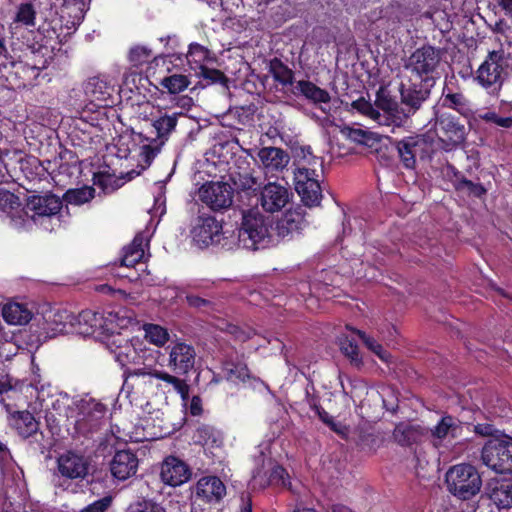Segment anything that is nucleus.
I'll use <instances>...</instances> for the list:
<instances>
[{"label": "nucleus", "instance_id": "nucleus-30", "mask_svg": "<svg viewBox=\"0 0 512 512\" xmlns=\"http://www.w3.org/2000/svg\"><path fill=\"white\" fill-rule=\"evenodd\" d=\"M33 305L9 301L0 304V312L4 320H32L35 317Z\"/></svg>", "mask_w": 512, "mask_h": 512}, {"label": "nucleus", "instance_id": "nucleus-18", "mask_svg": "<svg viewBox=\"0 0 512 512\" xmlns=\"http://www.w3.org/2000/svg\"><path fill=\"white\" fill-rule=\"evenodd\" d=\"M439 137L447 142L446 148L452 149L462 144L466 137V129L450 115H442L436 122Z\"/></svg>", "mask_w": 512, "mask_h": 512}, {"label": "nucleus", "instance_id": "nucleus-61", "mask_svg": "<svg viewBox=\"0 0 512 512\" xmlns=\"http://www.w3.org/2000/svg\"><path fill=\"white\" fill-rule=\"evenodd\" d=\"M187 302L190 306L193 307H202L208 305V302L205 299H202L195 295H186Z\"/></svg>", "mask_w": 512, "mask_h": 512}, {"label": "nucleus", "instance_id": "nucleus-39", "mask_svg": "<svg viewBox=\"0 0 512 512\" xmlns=\"http://www.w3.org/2000/svg\"><path fill=\"white\" fill-rule=\"evenodd\" d=\"M347 329L352 331L353 334H356L366 345V347L375 353L382 361L387 362L390 354L379 344L376 340L366 335L365 332L352 329L349 325L346 326Z\"/></svg>", "mask_w": 512, "mask_h": 512}, {"label": "nucleus", "instance_id": "nucleus-22", "mask_svg": "<svg viewBox=\"0 0 512 512\" xmlns=\"http://www.w3.org/2000/svg\"><path fill=\"white\" fill-rule=\"evenodd\" d=\"M226 494V487L216 476H206L198 480L196 496L206 502H218Z\"/></svg>", "mask_w": 512, "mask_h": 512}, {"label": "nucleus", "instance_id": "nucleus-43", "mask_svg": "<svg viewBox=\"0 0 512 512\" xmlns=\"http://www.w3.org/2000/svg\"><path fill=\"white\" fill-rule=\"evenodd\" d=\"M225 377L232 382L245 381L248 377V369L242 364L226 363L224 365Z\"/></svg>", "mask_w": 512, "mask_h": 512}, {"label": "nucleus", "instance_id": "nucleus-57", "mask_svg": "<svg viewBox=\"0 0 512 512\" xmlns=\"http://www.w3.org/2000/svg\"><path fill=\"white\" fill-rule=\"evenodd\" d=\"M44 324V329L48 330L47 334L43 337L44 340L48 338L55 337L57 335H64V331H61V326H57L54 324H48L46 322H42Z\"/></svg>", "mask_w": 512, "mask_h": 512}, {"label": "nucleus", "instance_id": "nucleus-40", "mask_svg": "<svg viewBox=\"0 0 512 512\" xmlns=\"http://www.w3.org/2000/svg\"><path fill=\"white\" fill-rule=\"evenodd\" d=\"M94 192V188L89 186L71 189L65 193V200L70 204L81 205L90 201L94 197Z\"/></svg>", "mask_w": 512, "mask_h": 512}, {"label": "nucleus", "instance_id": "nucleus-34", "mask_svg": "<svg viewBox=\"0 0 512 512\" xmlns=\"http://www.w3.org/2000/svg\"><path fill=\"white\" fill-rule=\"evenodd\" d=\"M143 330L144 338L157 347H163L169 341L168 330L159 324L145 323Z\"/></svg>", "mask_w": 512, "mask_h": 512}, {"label": "nucleus", "instance_id": "nucleus-52", "mask_svg": "<svg viewBox=\"0 0 512 512\" xmlns=\"http://www.w3.org/2000/svg\"><path fill=\"white\" fill-rule=\"evenodd\" d=\"M445 101L449 103V106L459 111L463 110L467 104V100L462 93H448L445 96Z\"/></svg>", "mask_w": 512, "mask_h": 512}, {"label": "nucleus", "instance_id": "nucleus-11", "mask_svg": "<svg viewBox=\"0 0 512 512\" xmlns=\"http://www.w3.org/2000/svg\"><path fill=\"white\" fill-rule=\"evenodd\" d=\"M199 197L213 210L226 209L232 204L233 190L227 183L210 182L200 188Z\"/></svg>", "mask_w": 512, "mask_h": 512}, {"label": "nucleus", "instance_id": "nucleus-49", "mask_svg": "<svg viewBox=\"0 0 512 512\" xmlns=\"http://www.w3.org/2000/svg\"><path fill=\"white\" fill-rule=\"evenodd\" d=\"M154 189L157 195L154 198V207L153 211L155 214L164 213V205H165V197H164V190H165V183L162 181L156 182L154 184Z\"/></svg>", "mask_w": 512, "mask_h": 512}, {"label": "nucleus", "instance_id": "nucleus-42", "mask_svg": "<svg viewBox=\"0 0 512 512\" xmlns=\"http://www.w3.org/2000/svg\"><path fill=\"white\" fill-rule=\"evenodd\" d=\"M271 73L274 79L282 85L292 84L293 72L280 61H273L271 63Z\"/></svg>", "mask_w": 512, "mask_h": 512}, {"label": "nucleus", "instance_id": "nucleus-2", "mask_svg": "<svg viewBox=\"0 0 512 512\" xmlns=\"http://www.w3.org/2000/svg\"><path fill=\"white\" fill-rule=\"evenodd\" d=\"M272 224L273 218L258 209L243 211L240 227L232 228V236L225 243L228 250L236 247L257 250L273 246Z\"/></svg>", "mask_w": 512, "mask_h": 512}, {"label": "nucleus", "instance_id": "nucleus-50", "mask_svg": "<svg viewBox=\"0 0 512 512\" xmlns=\"http://www.w3.org/2000/svg\"><path fill=\"white\" fill-rule=\"evenodd\" d=\"M116 182L117 180L109 174H98L94 178V184L101 187L104 192H111L118 188V185H114Z\"/></svg>", "mask_w": 512, "mask_h": 512}, {"label": "nucleus", "instance_id": "nucleus-24", "mask_svg": "<svg viewBox=\"0 0 512 512\" xmlns=\"http://www.w3.org/2000/svg\"><path fill=\"white\" fill-rule=\"evenodd\" d=\"M393 439L401 446H411L422 440L424 430L420 425L401 422L393 430Z\"/></svg>", "mask_w": 512, "mask_h": 512}, {"label": "nucleus", "instance_id": "nucleus-23", "mask_svg": "<svg viewBox=\"0 0 512 512\" xmlns=\"http://www.w3.org/2000/svg\"><path fill=\"white\" fill-rule=\"evenodd\" d=\"M48 324H54L57 326H61V331L64 328L69 327L74 329L71 331L75 333V335H79L82 337H93L97 340H103L106 336H108L109 329L107 328L106 322H99L98 326H94L91 322H47Z\"/></svg>", "mask_w": 512, "mask_h": 512}, {"label": "nucleus", "instance_id": "nucleus-25", "mask_svg": "<svg viewBox=\"0 0 512 512\" xmlns=\"http://www.w3.org/2000/svg\"><path fill=\"white\" fill-rule=\"evenodd\" d=\"M460 430L461 427L455 418L449 415L442 417L439 423L431 431L433 445L435 447H440L444 440L457 437Z\"/></svg>", "mask_w": 512, "mask_h": 512}, {"label": "nucleus", "instance_id": "nucleus-19", "mask_svg": "<svg viewBox=\"0 0 512 512\" xmlns=\"http://www.w3.org/2000/svg\"><path fill=\"white\" fill-rule=\"evenodd\" d=\"M257 157L266 173L280 172L290 161L289 155L278 147H263L258 150Z\"/></svg>", "mask_w": 512, "mask_h": 512}, {"label": "nucleus", "instance_id": "nucleus-53", "mask_svg": "<svg viewBox=\"0 0 512 512\" xmlns=\"http://www.w3.org/2000/svg\"><path fill=\"white\" fill-rule=\"evenodd\" d=\"M342 133L355 142L362 143L366 139V132L359 128L344 127Z\"/></svg>", "mask_w": 512, "mask_h": 512}, {"label": "nucleus", "instance_id": "nucleus-51", "mask_svg": "<svg viewBox=\"0 0 512 512\" xmlns=\"http://www.w3.org/2000/svg\"><path fill=\"white\" fill-rule=\"evenodd\" d=\"M111 503L112 498L110 496H105L87 505L81 509L80 512H105L110 507Z\"/></svg>", "mask_w": 512, "mask_h": 512}, {"label": "nucleus", "instance_id": "nucleus-48", "mask_svg": "<svg viewBox=\"0 0 512 512\" xmlns=\"http://www.w3.org/2000/svg\"><path fill=\"white\" fill-rule=\"evenodd\" d=\"M126 512H162V509L152 501L143 500L131 504Z\"/></svg>", "mask_w": 512, "mask_h": 512}, {"label": "nucleus", "instance_id": "nucleus-63", "mask_svg": "<svg viewBox=\"0 0 512 512\" xmlns=\"http://www.w3.org/2000/svg\"><path fill=\"white\" fill-rule=\"evenodd\" d=\"M97 313H94V312H91L89 310H85V311H82L79 316L83 319V320H89L91 316L93 317H96Z\"/></svg>", "mask_w": 512, "mask_h": 512}, {"label": "nucleus", "instance_id": "nucleus-38", "mask_svg": "<svg viewBox=\"0 0 512 512\" xmlns=\"http://www.w3.org/2000/svg\"><path fill=\"white\" fill-rule=\"evenodd\" d=\"M129 61L133 66L140 67L154 58L151 48L144 45H135L129 51Z\"/></svg>", "mask_w": 512, "mask_h": 512}, {"label": "nucleus", "instance_id": "nucleus-62", "mask_svg": "<svg viewBox=\"0 0 512 512\" xmlns=\"http://www.w3.org/2000/svg\"><path fill=\"white\" fill-rule=\"evenodd\" d=\"M191 98L183 97L178 99L176 106L180 108H185L186 106H190Z\"/></svg>", "mask_w": 512, "mask_h": 512}, {"label": "nucleus", "instance_id": "nucleus-31", "mask_svg": "<svg viewBox=\"0 0 512 512\" xmlns=\"http://www.w3.org/2000/svg\"><path fill=\"white\" fill-rule=\"evenodd\" d=\"M375 105L386 113L388 117H392V123L396 126H400L408 117L407 114H400L398 112L397 103L382 89L377 92Z\"/></svg>", "mask_w": 512, "mask_h": 512}, {"label": "nucleus", "instance_id": "nucleus-29", "mask_svg": "<svg viewBox=\"0 0 512 512\" xmlns=\"http://www.w3.org/2000/svg\"><path fill=\"white\" fill-rule=\"evenodd\" d=\"M253 483L260 488H265L268 485H281L290 488L289 476L286 470L279 465L273 466L268 477L260 470L254 472Z\"/></svg>", "mask_w": 512, "mask_h": 512}, {"label": "nucleus", "instance_id": "nucleus-26", "mask_svg": "<svg viewBox=\"0 0 512 512\" xmlns=\"http://www.w3.org/2000/svg\"><path fill=\"white\" fill-rule=\"evenodd\" d=\"M114 92V85L107 79L94 77L89 80L86 86V94L92 98V101L100 105H109V100Z\"/></svg>", "mask_w": 512, "mask_h": 512}, {"label": "nucleus", "instance_id": "nucleus-21", "mask_svg": "<svg viewBox=\"0 0 512 512\" xmlns=\"http://www.w3.org/2000/svg\"><path fill=\"white\" fill-rule=\"evenodd\" d=\"M138 467V458L130 450L117 451L110 463L112 475L119 480L133 476Z\"/></svg>", "mask_w": 512, "mask_h": 512}, {"label": "nucleus", "instance_id": "nucleus-1", "mask_svg": "<svg viewBox=\"0 0 512 512\" xmlns=\"http://www.w3.org/2000/svg\"><path fill=\"white\" fill-rule=\"evenodd\" d=\"M61 208L62 201L55 195L33 196L21 208L17 196L0 188V213L18 230H31L33 226L50 232L56 230L61 226Z\"/></svg>", "mask_w": 512, "mask_h": 512}, {"label": "nucleus", "instance_id": "nucleus-55", "mask_svg": "<svg viewBox=\"0 0 512 512\" xmlns=\"http://www.w3.org/2000/svg\"><path fill=\"white\" fill-rule=\"evenodd\" d=\"M459 188L466 189L468 192L477 197H480L485 193V189L481 185L475 184L469 180H462L459 183Z\"/></svg>", "mask_w": 512, "mask_h": 512}, {"label": "nucleus", "instance_id": "nucleus-9", "mask_svg": "<svg viewBox=\"0 0 512 512\" xmlns=\"http://www.w3.org/2000/svg\"><path fill=\"white\" fill-rule=\"evenodd\" d=\"M133 376L137 377V379L141 380L143 383L152 384V380H159L160 383L157 384V387L161 389L164 393H178L183 400H186L189 395V386L185 380H182L172 374H169L166 371L162 370H149L146 369H137Z\"/></svg>", "mask_w": 512, "mask_h": 512}, {"label": "nucleus", "instance_id": "nucleus-41", "mask_svg": "<svg viewBox=\"0 0 512 512\" xmlns=\"http://www.w3.org/2000/svg\"><path fill=\"white\" fill-rule=\"evenodd\" d=\"M161 85L170 93L176 94L185 90L189 85V80L181 74H173L161 80Z\"/></svg>", "mask_w": 512, "mask_h": 512}, {"label": "nucleus", "instance_id": "nucleus-47", "mask_svg": "<svg viewBox=\"0 0 512 512\" xmlns=\"http://www.w3.org/2000/svg\"><path fill=\"white\" fill-rule=\"evenodd\" d=\"M159 150L160 148L158 146L152 145L151 141L146 140L139 148V155L146 166H149Z\"/></svg>", "mask_w": 512, "mask_h": 512}, {"label": "nucleus", "instance_id": "nucleus-60", "mask_svg": "<svg viewBox=\"0 0 512 512\" xmlns=\"http://www.w3.org/2000/svg\"><path fill=\"white\" fill-rule=\"evenodd\" d=\"M321 419L328 424L332 430H334L337 433H342V426L338 423H336L331 416H329L327 413L320 414Z\"/></svg>", "mask_w": 512, "mask_h": 512}, {"label": "nucleus", "instance_id": "nucleus-15", "mask_svg": "<svg viewBox=\"0 0 512 512\" xmlns=\"http://www.w3.org/2000/svg\"><path fill=\"white\" fill-rule=\"evenodd\" d=\"M196 351L185 342L175 343L169 352L168 366L177 374H188L195 365Z\"/></svg>", "mask_w": 512, "mask_h": 512}, {"label": "nucleus", "instance_id": "nucleus-5", "mask_svg": "<svg viewBox=\"0 0 512 512\" xmlns=\"http://www.w3.org/2000/svg\"><path fill=\"white\" fill-rule=\"evenodd\" d=\"M77 412L69 417L70 425L80 435L97 431L103 424L107 409L105 405L92 398L81 399L76 403Z\"/></svg>", "mask_w": 512, "mask_h": 512}, {"label": "nucleus", "instance_id": "nucleus-14", "mask_svg": "<svg viewBox=\"0 0 512 512\" xmlns=\"http://www.w3.org/2000/svg\"><path fill=\"white\" fill-rule=\"evenodd\" d=\"M289 189L277 182H268L260 191L258 202L261 207L270 213L282 210L290 201Z\"/></svg>", "mask_w": 512, "mask_h": 512}, {"label": "nucleus", "instance_id": "nucleus-27", "mask_svg": "<svg viewBox=\"0 0 512 512\" xmlns=\"http://www.w3.org/2000/svg\"><path fill=\"white\" fill-rule=\"evenodd\" d=\"M10 425L16 429L21 437L27 438L35 434L39 424L29 411H15L10 414Z\"/></svg>", "mask_w": 512, "mask_h": 512}, {"label": "nucleus", "instance_id": "nucleus-44", "mask_svg": "<svg viewBox=\"0 0 512 512\" xmlns=\"http://www.w3.org/2000/svg\"><path fill=\"white\" fill-rule=\"evenodd\" d=\"M401 97L403 103L410 106V110L406 113L407 115L419 108L423 101V97L419 92H413L411 89L405 88L404 85L401 87Z\"/></svg>", "mask_w": 512, "mask_h": 512}, {"label": "nucleus", "instance_id": "nucleus-46", "mask_svg": "<svg viewBox=\"0 0 512 512\" xmlns=\"http://www.w3.org/2000/svg\"><path fill=\"white\" fill-rule=\"evenodd\" d=\"M479 118L496 124L499 127L510 128L512 127V117H501L495 112L487 111L479 115Z\"/></svg>", "mask_w": 512, "mask_h": 512}, {"label": "nucleus", "instance_id": "nucleus-17", "mask_svg": "<svg viewBox=\"0 0 512 512\" xmlns=\"http://www.w3.org/2000/svg\"><path fill=\"white\" fill-rule=\"evenodd\" d=\"M88 460L81 454L68 451L57 459V468L61 476L76 480L84 479L88 474Z\"/></svg>", "mask_w": 512, "mask_h": 512}, {"label": "nucleus", "instance_id": "nucleus-45", "mask_svg": "<svg viewBox=\"0 0 512 512\" xmlns=\"http://www.w3.org/2000/svg\"><path fill=\"white\" fill-rule=\"evenodd\" d=\"M35 11L33 6L29 3L21 4L16 13L15 22L24 25H34Z\"/></svg>", "mask_w": 512, "mask_h": 512}, {"label": "nucleus", "instance_id": "nucleus-4", "mask_svg": "<svg viewBox=\"0 0 512 512\" xmlns=\"http://www.w3.org/2000/svg\"><path fill=\"white\" fill-rule=\"evenodd\" d=\"M190 236L193 243L200 248L221 245L228 249L225 243L232 236V227H223L213 216L201 215L193 220Z\"/></svg>", "mask_w": 512, "mask_h": 512}, {"label": "nucleus", "instance_id": "nucleus-37", "mask_svg": "<svg viewBox=\"0 0 512 512\" xmlns=\"http://www.w3.org/2000/svg\"><path fill=\"white\" fill-rule=\"evenodd\" d=\"M182 111L165 114L153 122V127L159 137L168 136L176 127L178 117L183 116Z\"/></svg>", "mask_w": 512, "mask_h": 512}, {"label": "nucleus", "instance_id": "nucleus-64", "mask_svg": "<svg viewBox=\"0 0 512 512\" xmlns=\"http://www.w3.org/2000/svg\"><path fill=\"white\" fill-rule=\"evenodd\" d=\"M501 4L505 10L512 12V0H501Z\"/></svg>", "mask_w": 512, "mask_h": 512}, {"label": "nucleus", "instance_id": "nucleus-35", "mask_svg": "<svg viewBox=\"0 0 512 512\" xmlns=\"http://www.w3.org/2000/svg\"><path fill=\"white\" fill-rule=\"evenodd\" d=\"M338 342L341 352L350 360V363L360 368L363 365V359L354 339L348 335H342L338 338Z\"/></svg>", "mask_w": 512, "mask_h": 512}, {"label": "nucleus", "instance_id": "nucleus-33", "mask_svg": "<svg viewBox=\"0 0 512 512\" xmlns=\"http://www.w3.org/2000/svg\"><path fill=\"white\" fill-rule=\"evenodd\" d=\"M296 88L305 98L315 104L328 103L331 99L329 93L326 90L316 86L310 81H299L296 85Z\"/></svg>", "mask_w": 512, "mask_h": 512}, {"label": "nucleus", "instance_id": "nucleus-28", "mask_svg": "<svg viewBox=\"0 0 512 512\" xmlns=\"http://www.w3.org/2000/svg\"><path fill=\"white\" fill-rule=\"evenodd\" d=\"M148 238L143 233L135 236L132 243L124 249L121 265L133 267L138 264L145 256V247L148 246Z\"/></svg>", "mask_w": 512, "mask_h": 512}, {"label": "nucleus", "instance_id": "nucleus-36", "mask_svg": "<svg viewBox=\"0 0 512 512\" xmlns=\"http://www.w3.org/2000/svg\"><path fill=\"white\" fill-rule=\"evenodd\" d=\"M348 111L355 110L358 113L378 122L379 124H383L382 121L383 116L379 111H377L370 100L365 97H360L357 100L353 101L350 104V108H347Z\"/></svg>", "mask_w": 512, "mask_h": 512}, {"label": "nucleus", "instance_id": "nucleus-6", "mask_svg": "<svg viewBox=\"0 0 512 512\" xmlns=\"http://www.w3.org/2000/svg\"><path fill=\"white\" fill-rule=\"evenodd\" d=\"M508 68V59L503 50H495L488 54L476 72V81L489 93L500 90Z\"/></svg>", "mask_w": 512, "mask_h": 512}, {"label": "nucleus", "instance_id": "nucleus-7", "mask_svg": "<svg viewBox=\"0 0 512 512\" xmlns=\"http://www.w3.org/2000/svg\"><path fill=\"white\" fill-rule=\"evenodd\" d=\"M481 459L484 465L496 473H512V439L488 440L482 448Z\"/></svg>", "mask_w": 512, "mask_h": 512}, {"label": "nucleus", "instance_id": "nucleus-56", "mask_svg": "<svg viewBox=\"0 0 512 512\" xmlns=\"http://www.w3.org/2000/svg\"><path fill=\"white\" fill-rule=\"evenodd\" d=\"M237 184L243 190H252L255 189V186L257 185V180L250 174H244L239 176V183Z\"/></svg>", "mask_w": 512, "mask_h": 512}, {"label": "nucleus", "instance_id": "nucleus-8", "mask_svg": "<svg viewBox=\"0 0 512 512\" xmlns=\"http://www.w3.org/2000/svg\"><path fill=\"white\" fill-rule=\"evenodd\" d=\"M318 178L319 174L314 168L300 166L294 172L295 190L306 206L314 207L320 204L322 190Z\"/></svg>", "mask_w": 512, "mask_h": 512}, {"label": "nucleus", "instance_id": "nucleus-54", "mask_svg": "<svg viewBox=\"0 0 512 512\" xmlns=\"http://www.w3.org/2000/svg\"><path fill=\"white\" fill-rule=\"evenodd\" d=\"M324 287L318 283H313L312 285H307L305 283L302 284L300 291L303 296L306 295V290H309V294L314 297H326V294L323 291Z\"/></svg>", "mask_w": 512, "mask_h": 512}, {"label": "nucleus", "instance_id": "nucleus-58", "mask_svg": "<svg viewBox=\"0 0 512 512\" xmlns=\"http://www.w3.org/2000/svg\"><path fill=\"white\" fill-rule=\"evenodd\" d=\"M182 293L178 287H166L162 290V298L164 300H172L181 297Z\"/></svg>", "mask_w": 512, "mask_h": 512}, {"label": "nucleus", "instance_id": "nucleus-20", "mask_svg": "<svg viewBox=\"0 0 512 512\" xmlns=\"http://www.w3.org/2000/svg\"><path fill=\"white\" fill-rule=\"evenodd\" d=\"M191 472L188 466L176 457H168L161 467V479L171 486H179L189 480Z\"/></svg>", "mask_w": 512, "mask_h": 512}, {"label": "nucleus", "instance_id": "nucleus-16", "mask_svg": "<svg viewBox=\"0 0 512 512\" xmlns=\"http://www.w3.org/2000/svg\"><path fill=\"white\" fill-rule=\"evenodd\" d=\"M486 495L498 510L512 508V478H492L486 485Z\"/></svg>", "mask_w": 512, "mask_h": 512}, {"label": "nucleus", "instance_id": "nucleus-59", "mask_svg": "<svg viewBox=\"0 0 512 512\" xmlns=\"http://www.w3.org/2000/svg\"><path fill=\"white\" fill-rule=\"evenodd\" d=\"M190 413L193 415V416H198L201 414L202 412V403H201V399L197 396H194L192 399H191V402H190Z\"/></svg>", "mask_w": 512, "mask_h": 512}, {"label": "nucleus", "instance_id": "nucleus-3", "mask_svg": "<svg viewBox=\"0 0 512 512\" xmlns=\"http://www.w3.org/2000/svg\"><path fill=\"white\" fill-rule=\"evenodd\" d=\"M447 490L460 500H470L482 487V478L475 466L467 463L454 465L445 475Z\"/></svg>", "mask_w": 512, "mask_h": 512}, {"label": "nucleus", "instance_id": "nucleus-13", "mask_svg": "<svg viewBox=\"0 0 512 512\" xmlns=\"http://www.w3.org/2000/svg\"><path fill=\"white\" fill-rule=\"evenodd\" d=\"M397 150L403 165L408 169H412L415 167L416 158L428 156L432 147L425 136H415L399 141L397 143Z\"/></svg>", "mask_w": 512, "mask_h": 512}, {"label": "nucleus", "instance_id": "nucleus-10", "mask_svg": "<svg viewBox=\"0 0 512 512\" xmlns=\"http://www.w3.org/2000/svg\"><path fill=\"white\" fill-rule=\"evenodd\" d=\"M438 52L431 46H423L414 51L406 60L404 67L418 79L431 74L439 64Z\"/></svg>", "mask_w": 512, "mask_h": 512}, {"label": "nucleus", "instance_id": "nucleus-12", "mask_svg": "<svg viewBox=\"0 0 512 512\" xmlns=\"http://www.w3.org/2000/svg\"><path fill=\"white\" fill-rule=\"evenodd\" d=\"M305 226V220L300 210H289L272 224L273 246L281 240L292 239Z\"/></svg>", "mask_w": 512, "mask_h": 512}, {"label": "nucleus", "instance_id": "nucleus-32", "mask_svg": "<svg viewBox=\"0 0 512 512\" xmlns=\"http://www.w3.org/2000/svg\"><path fill=\"white\" fill-rule=\"evenodd\" d=\"M210 57L209 50L198 44L191 43L187 52L186 58L191 67L194 70H200V74L206 75L207 70L205 69V63Z\"/></svg>", "mask_w": 512, "mask_h": 512}]
</instances>
